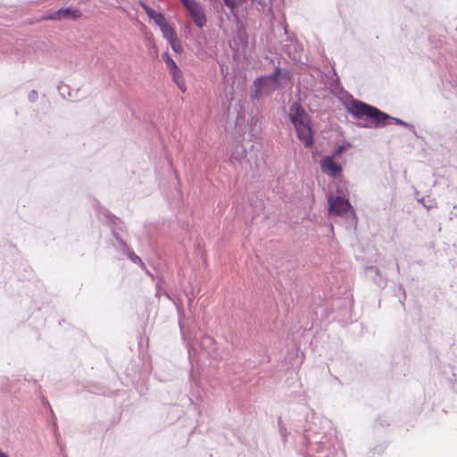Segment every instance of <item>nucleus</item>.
Instances as JSON below:
<instances>
[{"label": "nucleus", "instance_id": "obj_7", "mask_svg": "<svg viewBox=\"0 0 457 457\" xmlns=\"http://www.w3.org/2000/svg\"><path fill=\"white\" fill-rule=\"evenodd\" d=\"M81 17V12L79 9L74 8H62L51 15H49L46 19L52 21H62L65 19H71L72 21H77Z\"/></svg>", "mask_w": 457, "mask_h": 457}, {"label": "nucleus", "instance_id": "obj_13", "mask_svg": "<svg viewBox=\"0 0 457 457\" xmlns=\"http://www.w3.org/2000/svg\"><path fill=\"white\" fill-rule=\"evenodd\" d=\"M345 150V145H338L336 150L332 153L330 156H333L334 158H337L341 155V154Z\"/></svg>", "mask_w": 457, "mask_h": 457}, {"label": "nucleus", "instance_id": "obj_12", "mask_svg": "<svg viewBox=\"0 0 457 457\" xmlns=\"http://www.w3.org/2000/svg\"><path fill=\"white\" fill-rule=\"evenodd\" d=\"M172 77H173V79L176 82V84L179 86V87L183 92L186 91V86L183 81L181 71L179 70V73H177L176 75H172Z\"/></svg>", "mask_w": 457, "mask_h": 457}, {"label": "nucleus", "instance_id": "obj_4", "mask_svg": "<svg viewBox=\"0 0 457 457\" xmlns=\"http://www.w3.org/2000/svg\"><path fill=\"white\" fill-rule=\"evenodd\" d=\"M185 9L187 11L190 18L195 26L203 28L207 23L204 10L200 3L195 0H179Z\"/></svg>", "mask_w": 457, "mask_h": 457}, {"label": "nucleus", "instance_id": "obj_6", "mask_svg": "<svg viewBox=\"0 0 457 457\" xmlns=\"http://www.w3.org/2000/svg\"><path fill=\"white\" fill-rule=\"evenodd\" d=\"M320 170L324 174L332 178L339 177L343 170L341 164L337 162L336 158L330 155L320 161Z\"/></svg>", "mask_w": 457, "mask_h": 457}, {"label": "nucleus", "instance_id": "obj_11", "mask_svg": "<svg viewBox=\"0 0 457 457\" xmlns=\"http://www.w3.org/2000/svg\"><path fill=\"white\" fill-rule=\"evenodd\" d=\"M172 50L176 53H181L183 51V47L178 39L177 36L173 37L172 39L168 40Z\"/></svg>", "mask_w": 457, "mask_h": 457}, {"label": "nucleus", "instance_id": "obj_1", "mask_svg": "<svg viewBox=\"0 0 457 457\" xmlns=\"http://www.w3.org/2000/svg\"><path fill=\"white\" fill-rule=\"evenodd\" d=\"M348 110L353 117L359 120L366 118L368 120L366 127H382L387 124L388 120H394L395 122L401 123L398 119L391 118L378 108L359 100H353Z\"/></svg>", "mask_w": 457, "mask_h": 457}, {"label": "nucleus", "instance_id": "obj_8", "mask_svg": "<svg viewBox=\"0 0 457 457\" xmlns=\"http://www.w3.org/2000/svg\"><path fill=\"white\" fill-rule=\"evenodd\" d=\"M140 5L144 9L145 13L148 15V17L150 19L154 20V21L156 23V25H160L162 22H163L165 21V17L162 13L157 12L156 11H154L153 8H151L150 6H148L147 4H145L143 2H140Z\"/></svg>", "mask_w": 457, "mask_h": 457}, {"label": "nucleus", "instance_id": "obj_3", "mask_svg": "<svg viewBox=\"0 0 457 457\" xmlns=\"http://www.w3.org/2000/svg\"><path fill=\"white\" fill-rule=\"evenodd\" d=\"M283 76L287 79H289L287 73L282 74V71L279 68H276L274 72L270 75L262 76L257 78L253 81L254 87V97L259 98L262 95H269L275 91L276 89L280 88L278 77Z\"/></svg>", "mask_w": 457, "mask_h": 457}, {"label": "nucleus", "instance_id": "obj_15", "mask_svg": "<svg viewBox=\"0 0 457 457\" xmlns=\"http://www.w3.org/2000/svg\"><path fill=\"white\" fill-rule=\"evenodd\" d=\"M131 259H132V261H133V262H135L142 263L141 259H140L138 256L135 255V254H134L133 256H131Z\"/></svg>", "mask_w": 457, "mask_h": 457}, {"label": "nucleus", "instance_id": "obj_2", "mask_svg": "<svg viewBox=\"0 0 457 457\" xmlns=\"http://www.w3.org/2000/svg\"><path fill=\"white\" fill-rule=\"evenodd\" d=\"M290 120L294 124L298 138L306 147H311L313 144V137L310 127V119L303 108L295 104L290 109Z\"/></svg>", "mask_w": 457, "mask_h": 457}, {"label": "nucleus", "instance_id": "obj_9", "mask_svg": "<svg viewBox=\"0 0 457 457\" xmlns=\"http://www.w3.org/2000/svg\"><path fill=\"white\" fill-rule=\"evenodd\" d=\"M158 26L160 27V29L162 32L163 37L167 40L172 39L173 37L177 36L173 28L169 24V22L166 20Z\"/></svg>", "mask_w": 457, "mask_h": 457}, {"label": "nucleus", "instance_id": "obj_14", "mask_svg": "<svg viewBox=\"0 0 457 457\" xmlns=\"http://www.w3.org/2000/svg\"><path fill=\"white\" fill-rule=\"evenodd\" d=\"M223 1H224L225 4L229 7H233L236 4V0H223Z\"/></svg>", "mask_w": 457, "mask_h": 457}, {"label": "nucleus", "instance_id": "obj_5", "mask_svg": "<svg viewBox=\"0 0 457 457\" xmlns=\"http://www.w3.org/2000/svg\"><path fill=\"white\" fill-rule=\"evenodd\" d=\"M328 212L333 216H342L349 211H353L352 205L344 196H328Z\"/></svg>", "mask_w": 457, "mask_h": 457}, {"label": "nucleus", "instance_id": "obj_10", "mask_svg": "<svg viewBox=\"0 0 457 457\" xmlns=\"http://www.w3.org/2000/svg\"><path fill=\"white\" fill-rule=\"evenodd\" d=\"M162 59L165 62L171 75H176L177 73H179V68L167 53L162 54Z\"/></svg>", "mask_w": 457, "mask_h": 457}]
</instances>
